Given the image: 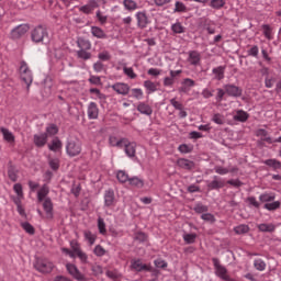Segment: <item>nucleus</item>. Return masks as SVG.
Returning <instances> with one entry per match:
<instances>
[{"mask_svg":"<svg viewBox=\"0 0 281 281\" xmlns=\"http://www.w3.org/2000/svg\"><path fill=\"white\" fill-rule=\"evenodd\" d=\"M128 183L134 188H144V180L139 179L138 177L130 178Z\"/></svg>","mask_w":281,"mask_h":281,"instance_id":"obj_37","label":"nucleus"},{"mask_svg":"<svg viewBox=\"0 0 281 281\" xmlns=\"http://www.w3.org/2000/svg\"><path fill=\"white\" fill-rule=\"evenodd\" d=\"M144 87L149 93H155V91H157V83L150 80L144 81Z\"/></svg>","mask_w":281,"mask_h":281,"instance_id":"obj_39","label":"nucleus"},{"mask_svg":"<svg viewBox=\"0 0 281 281\" xmlns=\"http://www.w3.org/2000/svg\"><path fill=\"white\" fill-rule=\"evenodd\" d=\"M131 93L132 98H135L136 100H142L144 98V91L139 88H133Z\"/></svg>","mask_w":281,"mask_h":281,"instance_id":"obj_45","label":"nucleus"},{"mask_svg":"<svg viewBox=\"0 0 281 281\" xmlns=\"http://www.w3.org/2000/svg\"><path fill=\"white\" fill-rule=\"evenodd\" d=\"M117 200H115V191L113 189L106 190L104 192V206L115 207Z\"/></svg>","mask_w":281,"mask_h":281,"instance_id":"obj_9","label":"nucleus"},{"mask_svg":"<svg viewBox=\"0 0 281 281\" xmlns=\"http://www.w3.org/2000/svg\"><path fill=\"white\" fill-rule=\"evenodd\" d=\"M234 120L236 122H247V120H249V114L243 110H237Z\"/></svg>","mask_w":281,"mask_h":281,"instance_id":"obj_29","label":"nucleus"},{"mask_svg":"<svg viewBox=\"0 0 281 281\" xmlns=\"http://www.w3.org/2000/svg\"><path fill=\"white\" fill-rule=\"evenodd\" d=\"M22 226V229L26 232V234H31V235H34V226H32V224L27 223V222H24L21 224Z\"/></svg>","mask_w":281,"mask_h":281,"instance_id":"obj_53","label":"nucleus"},{"mask_svg":"<svg viewBox=\"0 0 281 281\" xmlns=\"http://www.w3.org/2000/svg\"><path fill=\"white\" fill-rule=\"evenodd\" d=\"M173 12H188V7H186V4L181 1H177L175 3V9Z\"/></svg>","mask_w":281,"mask_h":281,"instance_id":"obj_49","label":"nucleus"},{"mask_svg":"<svg viewBox=\"0 0 281 281\" xmlns=\"http://www.w3.org/2000/svg\"><path fill=\"white\" fill-rule=\"evenodd\" d=\"M170 104H172L177 111H181L183 109V104H181L177 99H171Z\"/></svg>","mask_w":281,"mask_h":281,"instance_id":"obj_64","label":"nucleus"},{"mask_svg":"<svg viewBox=\"0 0 281 281\" xmlns=\"http://www.w3.org/2000/svg\"><path fill=\"white\" fill-rule=\"evenodd\" d=\"M123 5L128 12H135V10L139 9V5L134 0H123Z\"/></svg>","mask_w":281,"mask_h":281,"instance_id":"obj_26","label":"nucleus"},{"mask_svg":"<svg viewBox=\"0 0 281 281\" xmlns=\"http://www.w3.org/2000/svg\"><path fill=\"white\" fill-rule=\"evenodd\" d=\"M83 237H85V240L89 243V245H95V240L98 236H95V234H93L91 231H85Z\"/></svg>","mask_w":281,"mask_h":281,"instance_id":"obj_32","label":"nucleus"},{"mask_svg":"<svg viewBox=\"0 0 281 281\" xmlns=\"http://www.w3.org/2000/svg\"><path fill=\"white\" fill-rule=\"evenodd\" d=\"M177 165L179 168H183V170H192V168H194V161L186 158H179Z\"/></svg>","mask_w":281,"mask_h":281,"instance_id":"obj_21","label":"nucleus"},{"mask_svg":"<svg viewBox=\"0 0 281 281\" xmlns=\"http://www.w3.org/2000/svg\"><path fill=\"white\" fill-rule=\"evenodd\" d=\"M194 212H196L198 214H203V213L207 212V206H205L203 204H196L194 207Z\"/></svg>","mask_w":281,"mask_h":281,"instance_id":"obj_63","label":"nucleus"},{"mask_svg":"<svg viewBox=\"0 0 281 281\" xmlns=\"http://www.w3.org/2000/svg\"><path fill=\"white\" fill-rule=\"evenodd\" d=\"M131 269H133V271H137V272L150 271V266L142 262L140 259H133L131 261Z\"/></svg>","mask_w":281,"mask_h":281,"instance_id":"obj_12","label":"nucleus"},{"mask_svg":"<svg viewBox=\"0 0 281 281\" xmlns=\"http://www.w3.org/2000/svg\"><path fill=\"white\" fill-rule=\"evenodd\" d=\"M224 90L227 95H231L232 98H240L243 95V89L235 85H225Z\"/></svg>","mask_w":281,"mask_h":281,"instance_id":"obj_13","label":"nucleus"},{"mask_svg":"<svg viewBox=\"0 0 281 281\" xmlns=\"http://www.w3.org/2000/svg\"><path fill=\"white\" fill-rule=\"evenodd\" d=\"M134 238H135V240H138V243H146L148 237L146 236V234L138 232L135 234Z\"/></svg>","mask_w":281,"mask_h":281,"instance_id":"obj_60","label":"nucleus"},{"mask_svg":"<svg viewBox=\"0 0 281 281\" xmlns=\"http://www.w3.org/2000/svg\"><path fill=\"white\" fill-rule=\"evenodd\" d=\"M257 227H258L259 232H268V233L276 232L274 224H259Z\"/></svg>","mask_w":281,"mask_h":281,"instance_id":"obj_34","label":"nucleus"},{"mask_svg":"<svg viewBox=\"0 0 281 281\" xmlns=\"http://www.w3.org/2000/svg\"><path fill=\"white\" fill-rule=\"evenodd\" d=\"M34 268L40 273H52V271H54V262L47 258H37Z\"/></svg>","mask_w":281,"mask_h":281,"instance_id":"obj_2","label":"nucleus"},{"mask_svg":"<svg viewBox=\"0 0 281 281\" xmlns=\"http://www.w3.org/2000/svg\"><path fill=\"white\" fill-rule=\"evenodd\" d=\"M13 190H14L15 194H18V196H20V198L24 196L23 195V186H21V183H15L13 186Z\"/></svg>","mask_w":281,"mask_h":281,"instance_id":"obj_58","label":"nucleus"},{"mask_svg":"<svg viewBox=\"0 0 281 281\" xmlns=\"http://www.w3.org/2000/svg\"><path fill=\"white\" fill-rule=\"evenodd\" d=\"M27 32H30V25L21 24L11 31L10 36L11 38L16 40V38H21V36H25Z\"/></svg>","mask_w":281,"mask_h":281,"instance_id":"obj_7","label":"nucleus"},{"mask_svg":"<svg viewBox=\"0 0 281 281\" xmlns=\"http://www.w3.org/2000/svg\"><path fill=\"white\" fill-rule=\"evenodd\" d=\"M254 267L257 269V271H265V269H267V263H265L262 259H256L254 261Z\"/></svg>","mask_w":281,"mask_h":281,"instance_id":"obj_46","label":"nucleus"},{"mask_svg":"<svg viewBox=\"0 0 281 281\" xmlns=\"http://www.w3.org/2000/svg\"><path fill=\"white\" fill-rule=\"evenodd\" d=\"M19 74L21 80L26 85V91H30V87H32V82H34V75L32 74V69H30L27 63H20Z\"/></svg>","mask_w":281,"mask_h":281,"instance_id":"obj_1","label":"nucleus"},{"mask_svg":"<svg viewBox=\"0 0 281 281\" xmlns=\"http://www.w3.org/2000/svg\"><path fill=\"white\" fill-rule=\"evenodd\" d=\"M183 87L181 88V91H186L187 87H194L196 85V82L190 78H186L182 82Z\"/></svg>","mask_w":281,"mask_h":281,"instance_id":"obj_55","label":"nucleus"},{"mask_svg":"<svg viewBox=\"0 0 281 281\" xmlns=\"http://www.w3.org/2000/svg\"><path fill=\"white\" fill-rule=\"evenodd\" d=\"M238 170V168H232V169H228V168H224V167H221V166H216L215 167V172L217 175H229V172H236Z\"/></svg>","mask_w":281,"mask_h":281,"instance_id":"obj_35","label":"nucleus"},{"mask_svg":"<svg viewBox=\"0 0 281 281\" xmlns=\"http://www.w3.org/2000/svg\"><path fill=\"white\" fill-rule=\"evenodd\" d=\"M48 37L47 29L43 26H37L31 32L33 43H43V41H47Z\"/></svg>","mask_w":281,"mask_h":281,"instance_id":"obj_5","label":"nucleus"},{"mask_svg":"<svg viewBox=\"0 0 281 281\" xmlns=\"http://www.w3.org/2000/svg\"><path fill=\"white\" fill-rule=\"evenodd\" d=\"M93 254L97 255L99 258H101L106 254V250L104 249V247L97 245L94 247Z\"/></svg>","mask_w":281,"mask_h":281,"instance_id":"obj_56","label":"nucleus"},{"mask_svg":"<svg viewBox=\"0 0 281 281\" xmlns=\"http://www.w3.org/2000/svg\"><path fill=\"white\" fill-rule=\"evenodd\" d=\"M183 240L188 245H192V243H194L196 240V234H184Z\"/></svg>","mask_w":281,"mask_h":281,"instance_id":"obj_54","label":"nucleus"},{"mask_svg":"<svg viewBox=\"0 0 281 281\" xmlns=\"http://www.w3.org/2000/svg\"><path fill=\"white\" fill-rule=\"evenodd\" d=\"M0 133H2L3 139L5 142H8L9 144H13V142H14V134H12V132H10V130H8L5 127H0Z\"/></svg>","mask_w":281,"mask_h":281,"instance_id":"obj_23","label":"nucleus"},{"mask_svg":"<svg viewBox=\"0 0 281 281\" xmlns=\"http://www.w3.org/2000/svg\"><path fill=\"white\" fill-rule=\"evenodd\" d=\"M123 148L127 157H135V153H136L135 148H137V144L128 140V138H125V140L123 142Z\"/></svg>","mask_w":281,"mask_h":281,"instance_id":"obj_14","label":"nucleus"},{"mask_svg":"<svg viewBox=\"0 0 281 281\" xmlns=\"http://www.w3.org/2000/svg\"><path fill=\"white\" fill-rule=\"evenodd\" d=\"M171 30L173 34H183L186 32V26L181 25L180 22H177L171 25Z\"/></svg>","mask_w":281,"mask_h":281,"instance_id":"obj_40","label":"nucleus"},{"mask_svg":"<svg viewBox=\"0 0 281 281\" xmlns=\"http://www.w3.org/2000/svg\"><path fill=\"white\" fill-rule=\"evenodd\" d=\"M113 91L119 93V95H128V91H131V87L128 83L116 82L112 86Z\"/></svg>","mask_w":281,"mask_h":281,"instance_id":"obj_15","label":"nucleus"},{"mask_svg":"<svg viewBox=\"0 0 281 281\" xmlns=\"http://www.w3.org/2000/svg\"><path fill=\"white\" fill-rule=\"evenodd\" d=\"M46 135H49L50 137L58 134V126L55 124H50L46 127Z\"/></svg>","mask_w":281,"mask_h":281,"instance_id":"obj_50","label":"nucleus"},{"mask_svg":"<svg viewBox=\"0 0 281 281\" xmlns=\"http://www.w3.org/2000/svg\"><path fill=\"white\" fill-rule=\"evenodd\" d=\"M212 260L215 269V276H217V278H221V280H224V281H234V279L229 277V273L227 272V268L221 265V261L217 258H213Z\"/></svg>","mask_w":281,"mask_h":281,"instance_id":"obj_3","label":"nucleus"},{"mask_svg":"<svg viewBox=\"0 0 281 281\" xmlns=\"http://www.w3.org/2000/svg\"><path fill=\"white\" fill-rule=\"evenodd\" d=\"M234 232L237 234H247L249 232V226L241 224L234 228Z\"/></svg>","mask_w":281,"mask_h":281,"instance_id":"obj_52","label":"nucleus"},{"mask_svg":"<svg viewBox=\"0 0 281 281\" xmlns=\"http://www.w3.org/2000/svg\"><path fill=\"white\" fill-rule=\"evenodd\" d=\"M126 138H117L116 136H110L109 137V144L110 146L116 147V148H123V144Z\"/></svg>","mask_w":281,"mask_h":281,"instance_id":"obj_25","label":"nucleus"},{"mask_svg":"<svg viewBox=\"0 0 281 281\" xmlns=\"http://www.w3.org/2000/svg\"><path fill=\"white\" fill-rule=\"evenodd\" d=\"M265 210H268L269 212H273L274 210H280V201H276L272 203H266L263 205Z\"/></svg>","mask_w":281,"mask_h":281,"instance_id":"obj_44","label":"nucleus"},{"mask_svg":"<svg viewBox=\"0 0 281 281\" xmlns=\"http://www.w3.org/2000/svg\"><path fill=\"white\" fill-rule=\"evenodd\" d=\"M135 19H136L137 27H139L140 30H146V27H148V25L153 23V21L150 20L146 11L136 12Z\"/></svg>","mask_w":281,"mask_h":281,"instance_id":"obj_6","label":"nucleus"},{"mask_svg":"<svg viewBox=\"0 0 281 281\" xmlns=\"http://www.w3.org/2000/svg\"><path fill=\"white\" fill-rule=\"evenodd\" d=\"M225 93H227L225 91V89L223 90V89L218 88L217 89V94H216V98H215L216 102H223V98H225Z\"/></svg>","mask_w":281,"mask_h":281,"instance_id":"obj_61","label":"nucleus"},{"mask_svg":"<svg viewBox=\"0 0 281 281\" xmlns=\"http://www.w3.org/2000/svg\"><path fill=\"white\" fill-rule=\"evenodd\" d=\"M123 74L127 76V78H131V80H135V78H137L135 70H133L132 67H126V64H123Z\"/></svg>","mask_w":281,"mask_h":281,"instance_id":"obj_33","label":"nucleus"},{"mask_svg":"<svg viewBox=\"0 0 281 281\" xmlns=\"http://www.w3.org/2000/svg\"><path fill=\"white\" fill-rule=\"evenodd\" d=\"M88 117L89 120H98V115H100V109H98V103L90 102L88 104Z\"/></svg>","mask_w":281,"mask_h":281,"instance_id":"obj_16","label":"nucleus"},{"mask_svg":"<svg viewBox=\"0 0 281 281\" xmlns=\"http://www.w3.org/2000/svg\"><path fill=\"white\" fill-rule=\"evenodd\" d=\"M136 109L142 113V115H153V108L146 102H139Z\"/></svg>","mask_w":281,"mask_h":281,"instance_id":"obj_19","label":"nucleus"},{"mask_svg":"<svg viewBox=\"0 0 281 281\" xmlns=\"http://www.w3.org/2000/svg\"><path fill=\"white\" fill-rule=\"evenodd\" d=\"M212 71L215 76V80H223V78H225V67L218 66L216 68H213Z\"/></svg>","mask_w":281,"mask_h":281,"instance_id":"obj_30","label":"nucleus"},{"mask_svg":"<svg viewBox=\"0 0 281 281\" xmlns=\"http://www.w3.org/2000/svg\"><path fill=\"white\" fill-rule=\"evenodd\" d=\"M70 247H71V250L75 252V254H78L79 251H82V249L80 248V244L76 240H71L70 241Z\"/></svg>","mask_w":281,"mask_h":281,"instance_id":"obj_59","label":"nucleus"},{"mask_svg":"<svg viewBox=\"0 0 281 281\" xmlns=\"http://www.w3.org/2000/svg\"><path fill=\"white\" fill-rule=\"evenodd\" d=\"M259 201H261V203H271V201H276V194L263 193L259 196Z\"/></svg>","mask_w":281,"mask_h":281,"instance_id":"obj_36","label":"nucleus"},{"mask_svg":"<svg viewBox=\"0 0 281 281\" xmlns=\"http://www.w3.org/2000/svg\"><path fill=\"white\" fill-rule=\"evenodd\" d=\"M212 122H214V124L223 125L225 124V116L221 113H215L212 117Z\"/></svg>","mask_w":281,"mask_h":281,"instance_id":"obj_48","label":"nucleus"},{"mask_svg":"<svg viewBox=\"0 0 281 281\" xmlns=\"http://www.w3.org/2000/svg\"><path fill=\"white\" fill-rule=\"evenodd\" d=\"M48 149L53 153H60L63 150V142L55 137L50 144H48Z\"/></svg>","mask_w":281,"mask_h":281,"instance_id":"obj_20","label":"nucleus"},{"mask_svg":"<svg viewBox=\"0 0 281 281\" xmlns=\"http://www.w3.org/2000/svg\"><path fill=\"white\" fill-rule=\"evenodd\" d=\"M266 166H269L270 168H273V170H280L281 168V162L277 159H268L265 160Z\"/></svg>","mask_w":281,"mask_h":281,"instance_id":"obj_38","label":"nucleus"},{"mask_svg":"<svg viewBox=\"0 0 281 281\" xmlns=\"http://www.w3.org/2000/svg\"><path fill=\"white\" fill-rule=\"evenodd\" d=\"M91 34L94 38H106V33L100 26H91Z\"/></svg>","mask_w":281,"mask_h":281,"instance_id":"obj_28","label":"nucleus"},{"mask_svg":"<svg viewBox=\"0 0 281 281\" xmlns=\"http://www.w3.org/2000/svg\"><path fill=\"white\" fill-rule=\"evenodd\" d=\"M257 137H260L262 139V142H267V144H273V138L267 136L268 132L267 130H257L256 132Z\"/></svg>","mask_w":281,"mask_h":281,"instance_id":"obj_27","label":"nucleus"},{"mask_svg":"<svg viewBox=\"0 0 281 281\" xmlns=\"http://www.w3.org/2000/svg\"><path fill=\"white\" fill-rule=\"evenodd\" d=\"M33 140L35 146L43 148L47 144V134H35Z\"/></svg>","mask_w":281,"mask_h":281,"instance_id":"obj_18","label":"nucleus"},{"mask_svg":"<svg viewBox=\"0 0 281 281\" xmlns=\"http://www.w3.org/2000/svg\"><path fill=\"white\" fill-rule=\"evenodd\" d=\"M225 5V0H211L210 7L214 10H221Z\"/></svg>","mask_w":281,"mask_h":281,"instance_id":"obj_47","label":"nucleus"},{"mask_svg":"<svg viewBox=\"0 0 281 281\" xmlns=\"http://www.w3.org/2000/svg\"><path fill=\"white\" fill-rule=\"evenodd\" d=\"M49 194V187L47 184H44L38 191H37V201L38 203H43L45 199H48L47 195Z\"/></svg>","mask_w":281,"mask_h":281,"instance_id":"obj_22","label":"nucleus"},{"mask_svg":"<svg viewBox=\"0 0 281 281\" xmlns=\"http://www.w3.org/2000/svg\"><path fill=\"white\" fill-rule=\"evenodd\" d=\"M43 210L46 214V218L52 220L54 218V203L52 202L50 198H46L42 201Z\"/></svg>","mask_w":281,"mask_h":281,"instance_id":"obj_11","label":"nucleus"},{"mask_svg":"<svg viewBox=\"0 0 281 281\" xmlns=\"http://www.w3.org/2000/svg\"><path fill=\"white\" fill-rule=\"evenodd\" d=\"M77 47H79V49H91V41L85 37H78Z\"/></svg>","mask_w":281,"mask_h":281,"instance_id":"obj_24","label":"nucleus"},{"mask_svg":"<svg viewBox=\"0 0 281 281\" xmlns=\"http://www.w3.org/2000/svg\"><path fill=\"white\" fill-rule=\"evenodd\" d=\"M66 269L68 273L75 278V280L87 281V279L85 278V274H82L81 271L78 270V267H76V265L67 263Z\"/></svg>","mask_w":281,"mask_h":281,"instance_id":"obj_8","label":"nucleus"},{"mask_svg":"<svg viewBox=\"0 0 281 281\" xmlns=\"http://www.w3.org/2000/svg\"><path fill=\"white\" fill-rule=\"evenodd\" d=\"M262 30H263V36H266L268 41H273V33L271 31V26H269L268 24H263Z\"/></svg>","mask_w":281,"mask_h":281,"instance_id":"obj_42","label":"nucleus"},{"mask_svg":"<svg viewBox=\"0 0 281 281\" xmlns=\"http://www.w3.org/2000/svg\"><path fill=\"white\" fill-rule=\"evenodd\" d=\"M187 63L192 67H199V65H201V53L198 50H190L188 53Z\"/></svg>","mask_w":281,"mask_h":281,"instance_id":"obj_10","label":"nucleus"},{"mask_svg":"<svg viewBox=\"0 0 281 281\" xmlns=\"http://www.w3.org/2000/svg\"><path fill=\"white\" fill-rule=\"evenodd\" d=\"M98 58L99 60H103V61L111 60V54L109 53V50H103L99 53Z\"/></svg>","mask_w":281,"mask_h":281,"instance_id":"obj_57","label":"nucleus"},{"mask_svg":"<svg viewBox=\"0 0 281 281\" xmlns=\"http://www.w3.org/2000/svg\"><path fill=\"white\" fill-rule=\"evenodd\" d=\"M76 54L77 58L80 60H91V53H89V49H79Z\"/></svg>","mask_w":281,"mask_h":281,"instance_id":"obj_31","label":"nucleus"},{"mask_svg":"<svg viewBox=\"0 0 281 281\" xmlns=\"http://www.w3.org/2000/svg\"><path fill=\"white\" fill-rule=\"evenodd\" d=\"M116 179L120 181V183H126V181H130L131 178H128V173L124 170H120L116 173Z\"/></svg>","mask_w":281,"mask_h":281,"instance_id":"obj_41","label":"nucleus"},{"mask_svg":"<svg viewBox=\"0 0 281 281\" xmlns=\"http://www.w3.org/2000/svg\"><path fill=\"white\" fill-rule=\"evenodd\" d=\"M66 153L69 157H78L82 153V145L78 139H69L66 144Z\"/></svg>","mask_w":281,"mask_h":281,"instance_id":"obj_4","label":"nucleus"},{"mask_svg":"<svg viewBox=\"0 0 281 281\" xmlns=\"http://www.w3.org/2000/svg\"><path fill=\"white\" fill-rule=\"evenodd\" d=\"M207 188L209 190H221V188H225V181L218 178V176H214L213 181L207 184Z\"/></svg>","mask_w":281,"mask_h":281,"instance_id":"obj_17","label":"nucleus"},{"mask_svg":"<svg viewBox=\"0 0 281 281\" xmlns=\"http://www.w3.org/2000/svg\"><path fill=\"white\" fill-rule=\"evenodd\" d=\"M98 229L99 233L104 236L106 234V224L104 223V220L102 217L98 218Z\"/></svg>","mask_w":281,"mask_h":281,"instance_id":"obj_51","label":"nucleus"},{"mask_svg":"<svg viewBox=\"0 0 281 281\" xmlns=\"http://www.w3.org/2000/svg\"><path fill=\"white\" fill-rule=\"evenodd\" d=\"M48 165L52 168V170H58L60 168V159L48 158Z\"/></svg>","mask_w":281,"mask_h":281,"instance_id":"obj_43","label":"nucleus"},{"mask_svg":"<svg viewBox=\"0 0 281 281\" xmlns=\"http://www.w3.org/2000/svg\"><path fill=\"white\" fill-rule=\"evenodd\" d=\"M260 49L258 48V46H252L249 50H248V56H252L254 58H258V54H259Z\"/></svg>","mask_w":281,"mask_h":281,"instance_id":"obj_62","label":"nucleus"}]
</instances>
